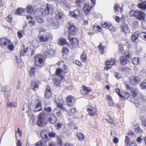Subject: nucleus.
I'll return each mask as SVG.
<instances>
[{"mask_svg": "<svg viewBox=\"0 0 146 146\" xmlns=\"http://www.w3.org/2000/svg\"><path fill=\"white\" fill-rule=\"evenodd\" d=\"M45 111L39 114L37 122V124L39 126H42L46 124L45 119L48 117L52 110L50 107L45 106L43 109Z\"/></svg>", "mask_w": 146, "mask_h": 146, "instance_id": "nucleus-1", "label": "nucleus"}, {"mask_svg": "<svg viewBox=\"0 0 146 146\" xmlns=\"http://www.w3.org/2000/svg\"><path fill=\"white\" fill-rule=\"evenodd\" d=\"M68 72V68L67 66L64 65L63 68H59L57 69L56 71V76H58V78L56 79V81L54 82V87H56L60 85V82H63L64 81L65 79L62 76L63 73H66Z\"/></svg>", "mask_w": 146, "mask_h": 146, "instance_id": "nucleus-2", "label": "nucleus"}, {"mask_svg": "<svg viewBox=\"0 0 146 146\" xmlns=\"http://www.w3.org/2000/svg\"><path fill=\"white\" fill-rule=\"evenodd\" d=\"M42 52L47 57L51 58L54 56L55 52L52 49H49L47 46H43L42 47Z\"/></svg>", "mask_w": 146, "mask_h": 146, "instance_id": "nucleus-3", "label": "nucleus"}, {"mask_svg": "<svg viewBox=\"0 0 146 146\" xmlns=\"http://www.w3.org/2000/svg\"><path fill=\"white\" fill-rule=\"evenodd\" d=\"M35 57V65L39 67L42 66L44 64L43 56L40 54H36Z\"/></svg>", "mask_w": 146, "mask_h": 146, "instance_id": "nucleus-4", "label": "nucleus"}, {"mask_svg": "<svg viewBox=\"0 0 146 146\" xmlns=\"http://www.w3.org/2000/svg\"><path fill=\"white\" fill-rule=\"evenodd\" d=\"M86 109L89 115L94 116L96 114L97 111L94 107L90 105H88L87 106Z\"/></svg>", "mask_w": 146, "mask_h": 146, "instance_id": "nucleus-5", "label": "nucleus"}, {"mask_svg": "<svg viewBox=\"0 0 146 146\" xmlns=\"http://www.w3.org/2000/svg\"><path fill=\"white\" fill-rule=\"evenodd\" d=\"M135 14V17L139 20H143L146 16L145 14L144 13L138 10H136Z\"/></svg>", "mask_w": 146, "mask_h": 146, "instance_id": "nucleus-6", "label": "nucleus"}, {"mask_svg": "<svg viewBox=\"0 0 146 146\" xmlns=\"http://www.w3.org/2000/svg\"><path fill=\"white\" fill-rule=\"evenodd\" d=\"M68 28L69 30V36L76 34L77 30L75 26L72 25H70Z\"/></svg>", "mask_w": 146, "mask_h": 146, "instance_id": "nucleus-7", "label": "nucleus"}, {"mask_svg": "<svg viewBox=\"0 0 146 146\" xmlns=\"http://www.w3.org/2000/svg\"><path fill=\"white\" fill-rule=\"evenodd\" d=\"M131 83L134 85H136L138 84L140 81V78L137 76H133L130 78Z\"/></svg>", "mask_w": 146, "mask_h": 146, "instance_id": "nucleus-8", "label": "nucleus"}, {"mask_svg": "<svg viewBox=\"0 0 146 146\" xmlns=\"http://www.w3.org/2000/svg\"><path fill=\"white\" fill-rule=\"evenodd\" d=\"M50 23L51 26L56 29L59 26L58 19L56 18H52L50 20Z\"/></svg>", "mask_w": 146, "mask_h": 146, "instance_id": "nucleus-9", "label": "nucleus"}, {"mask_svg": "<svg viewBox=\"0 0 146 146\" xmlns=\"http://www.w3.org/2000/svg\"><path fill=\"white\" fill-rule=\"evenodd\" d=\"M75 102L74 98L71 96H69L67 97V104L70 106L73 105Z\"/></svg>", "mask_w": 146, "mask_h": 146, "instance_id": "nucleus-10", "label": "nucleus"}, {"mask_svg": "<svg viewBox=\"0 0 146 146\" xmlns=\"http://www.w3.org/2000/svg\"><path fill=\"white\" fill-rule=\"evenodd\" d=\"M50 37L49 34H44L39 37V40L41 42H45L48 40Z\"/></svg>", "mask_w": 146, "mask_h": 146, "instance_id": "nucleus-11", "label": "nucleus"}, {"mask_svg": "<svg viewBox=\"0 0 146 146\" xmlns=\"http://www.w3.org/2000/svg\"><path fill=\"white\" fill-rule=\"evenodd\" d=\"M11 41L6 38H0V45L2 46H6L7 45V43L10 44Z\"/></svg>", "mask_w": 146, "mask_h": 146, "instance_id": "nucleus-12", "label": "nucleus"}, {"mask_svg": "<svg viewBox=\"0 0 146 146\" xmlns=\"http://www.w3.org/2000/svg\"><path fill=\"white\" fill-rule=\"evenodd\" d=\"M80 14V11L78 9H76L73 11H70L69 14L74 18L79 16Z\"/></svg>", "mask_w": 146, "mask_h": 146, "instance_id": "nucleus-13", "label": "nucleus"}, {"mask_svg": "<svg viewBox=\"0 0 146 146\" xmlns=\"http://www.w3.org/2000/svg\"><path fill=\"white\" fill-rule=\"evenodd\" d=\"M68 38L70 41L72 43L73 45H74L76 44L77 45H78V42L79 41V40L77 38L71 37V36H69Z\"/></svg>", "mask_w": 146, "mask_h": 146, "instance_id": "nucleus-14", "label": "nucleus"}, {"mask_svg": "<svg viewBox=\"0 0 146 146\" xmlns=\"http://www.w3.org/2000/svg\"><path fill=\"white\" fill-rule=\"evenodd\" d=\"M53 8L52 5H48L44 10L45 13L47 14H50L53 11Z\"/></svg>", "mask_w": 146, "mask_h": 146, "instance_id": "nucleus-15", "label": "nucleus"}, {"mask_svg": "<svg viewBox=\"0 0 146 146\" xmlns=\"http://www.w3.org/2000/svg\"><path fill=\"white\" fill-rule=\"evenodd\" d=\"M139 92V91L137 88L133 87L131 88V94L133 97L137 96Z\"/></svg>", "mask_w": 146, "mask_h": 146, "instance_id": "nucleus-16", "label": "nucleus"}, {"mask_svg": "<svg viewBox=\"0 0 146 146\" xmlns=\"http://www.w3.org/2000/svg\"><path fill=\"white\" fill-rule=\"evenodd\" d=\"M36 103V105L34 107L35 112L39 111L42 110V103L40 102H38Z\"/></svg>", "mask_w": 146, "mask_h": 146, "instance_id": "nucleus-17", "label": "nucleus"}, {"mask_svg": "<svg viewBox=\"0 0 146 146\" xmlns=\"http://www.w3.org/2000/svg\"><path fill=\"white\" fill-rule=\"evenodd\" d=\"M124 56L128 61H130L131 60L132 58V54L129 52H126L124 54Z\"/></svg>", "mask_w": 146, "mask_h": 146, "instance_id": "nucleus-18", "label": "nucleus"}, {"mask_svg": "<svg viewBox=\"0 0 146 146\" xmlns=\"http://www.w3.org/2000/svg\"><path fill=\"white\" fill-rule=\"evenodd\" d=\"M39 82L37 81L35 82L33 81L31 85V87L34 90H36V88L38 89L39 85Z\"/></svg>", "mask_w": 146, "mask_h": 146, "instance_id": "nucleus-19", "label": "nucleus"}, {"mask_svg": "<svg viewBox=\"0 0 146 146\" xmlns=\"http://www.w3.org/2000/svg\"><path fill=\"white\" fill-rule=\"evenodd\" d=\"M83 89L81 90V93L83 95H86L91 91V90L88 89L84 86H83Z\"/></svg>", "mask_w": 146, "mask_h": 146, "instance_id": "nucleus-20", "label": "nucleus"}, {"mask_svg": "<svg viewBox=\"0 0 146 146\" xmlns=\"http://www.w3.org/2000/svg\"><path fill=\"white\" fill-rule=\"evenodd\" d=\"M48 134V131L46 130H42L40 133V135L42 138H44L46 139H48V136L47 135Z\"/></svg>", "mask_w": 146, "mask_h": 146, "instance_id": "nucleus-21", "label": "nucleus"}, {"mask_svg": "<svg viewBox=\"0 0 146 146\" xmlns=\"http://www.w3.org/2000/svg\"><path fill=\"white\" fill-rule=\"evenodd\" d=\"M51 90L50 88L47 87L46 88V90L45 93V96L47 98H49L51 96Z\"/></svg>", "mask_w": 146, "mask_h": 146, "instance_id": "nucleus-22", "label": "nucleus"}, {"mask_svg": "<svg viewBox=\"0 0 146 146\" xmlns=\"http://www.w3.org/2000/svg\"><path fill=\"white\" fill-rule=\"evenodd\" d=\"M49 121L50 123L53 124L57 120L56 117L54 115H52L48 118Z\"/></svg>", "mask_w": 146, "mask_h": 146, "instance_id": "nucleus-23", "label": "nucleus"}, {"mask_svg": "<svg viewBox=\"0 0 146 146\" xmlns=\"http://www.w3.org/2000/svg\"><path fill=\"white\" fill-rule=\"evenodd\" d=\"M56 18L58 19H59L60 20H62L64 18L63 14L61 12H57L56 13Z\"/></svg>", "mask_w": 146, "mask_h": 146, "instance_id": "nucleus-24", "label": "nucleus"}, {"mask_svg": "<svg viewBox=\"0 0 146 146\" xmlns=\"http://www.w3.org/2000/svg\"><path fill=\"white\" fill-rule=\"evenodd\" d=\"M90 10L91 7H90L88 5L85 4L83 8L84 12L86 14H88L90 12Z\"/></svg>", "mask_w": 146, "mask_h": 146, "instance_id": "nucleus-25", "label": "nucleus"}, {"mask_svg": "<svg viewBox=\"0 0 146 146\" xmlns=\"http://www.w3.org/2000/svg\"><path fill=\"white\" fill-rule=\"evenodd\" d=\"M122 94V95H120V97L124 99H127L130 96L129 93L126 91L123 92Z\"/></svg>", "mask_w": 146, "mask_h": 146, "instance_id": "nucleus-26", "label": "nucleus"}, {"mask_svg": "<svg viewBox=\"0 0 146 146\" xmlns=\"http://www.w3.org/2000/svg\"><path fill=\"white\" fill-rule=\"evenodd\" d=\"M139 36V33L137 32H136L134 34H133L131 36V38L132 41L133 42L135 41L138 38Z\"/></svg>", "mask_w": 146, "mask_h": 146, "instance_id": "nucleus-27", "label": "nucleus"}, {"mask_svg": "<svg viewBox=\"0 0 146 146\" xmlns=\"http://www.w3.org/2000/svg\"><path fill=\"white\" fill-rule=\"evenodd\" d=\"M25 9L28 14H30L33 11V8L31 5H29L27 6Z\"/></svg>", "mask_w": 146, "mask_h": 146, "instance_id": "nucleus-28", "label": "nucleus"}, {"mask_svg": "<svg viewBox=\"0 0 146 146\" xmlns=\"http://www.w3.org/2000/svg\"><path fill=\"white\" fill-rule=\"evenodd\" d=\"M128 25L126 24H123L121 26V28L123 31L125 33H127L128 32Z\"/></svg>", "mask_w": 146, "mask_h": 146, "instance_id": "nucleus-29", "label": "nucleus"}, {"mask_svg": "<svg viewBox=\"0 0 146 146\" xmlns=\"http://www.w3.org/2000/svg\"><path fill=\"white\" fill-rule=\"evenodd\" d=\"M139 7L144 10H146V1L141 3L138 5Z\"/></svg>", "mask_w": 146, "mask_h": 146, "instance_id": "nucleus-30", "label": "nucleus"}, {"mask_svg": "<svg viewBox=\"0 0 146 146\" xmlns=\"http://www.w3.org/2000/svg\"><path fill=\"white\" fill-rule=\"evenodd\" d=\"M111 26L112 25L111 23L107 22H104L102 25V27L107 29H109Z\"/></svg>", "mask_w": 146, "mask_h": 146, "instance_id": "nucleus-31", "label": "nucleus"}, {"mask_svg": "<svg viewBox=\"0 0 146 146\" xmlns=\"http://www.w3.org/2000/svg\"><path fill=\"white\" fill-rule=\"evenodd\" d=\"M25 11V9L20 8L17 10L16 11V14L19 15H21V14L23 13Z\"/></svg>", "mask_w": 146, "mask_h": 146, "instance_id": "nucleus-32", "label": "nucleus"}, {"mask_svg": "<svg viewBox=\"0 0 146 146\" xmlns=\"http://www.w3.org/2000/svg\"><path fill=\"white\" fill-rule=\"evenodd\" d=\"M58 43L60 45H62L66 44V41L65 39L60 38L58 40Z\"/></svg>", "mask_w": 146, "mask_h": 146, "instance_id": "nucleus-33", "label": "nucleus"}, {"mask_svg": "<svg viewBox=\"0 0 146 146\" xmlns=\"http://www.w3.org/2000/svg\"><path fill=\"white\" fill-rule=\"evenodd\" d=\"M120 60L121 64L123 65L126 64L127 60V59L123 56H121V57Z\"/></svg>", "mask_w": 146, "mask_h": 146, "instance_id": "nucleus-34", "label": "nucleus"}, {"mask_svg": "<svg viewBox=\"0 0 146 146\" xmlns=\"http://www.w3.org/2000/svg\"><path fill=\"white\" fill-rule=\"evenodd\" d=\"M139 58H138L135 57L133 59L132 62L135 65H137L139 64Z\"/></svg>", "mask_w": 146, "mask_h": 146, "instance_id": "nucleus-35", "label": "nucleus"}, {"mask_svg": "<svg viewBox=\"0 0 146 146\" xmlns=\"http://www.w3.org/2000/svg\"><path fill=\"white\" fill-rule=\"evenodd\" d=\"M115 63V59L107 60L106 61V64L107 65H113Z\"/></svg>", "mask_w": 146, "mask_h": 146, "instance_id": "nucleus-36", "label": "nucleus"}, {"mask_svg": "<svg viewBox=\"0 0 146 146\" xmlns=\"http://www.w3.org/2000/svg\"><path fill=\"white\" fill-rule=\"evenodd\" d=\"M29 109V104L27 103L25 104L23 106V110H26L27 113H28L29 111L28 110Z\"/></svg>", "mask_w": 146, "mask_h": 146, "instance_id": "nucleus-37", "label": "nucleus"}, {"mask_svg": "<svg viewBox=\"0 0 146 146\" xmlns=\"http://www.w3.org/2000/svg\"><path fill=\"white\" fill-rule=\"evenodd\" d=\"M77 136L79 139L80 141L83 140L84 138V135L82 133H78Z\"/></svg>", "mask_w": 146, "mask_h": 146, "instance_id": "nucleus-38", "label": "nucleus"}, {"mask_svg": "<svg viewBox=\"0 0 146 146\" xmlns=\"http://www.w3.org/2000/svg\"><path fill=\"white\" fill-rule=\"evenodd\" d=\"M7 104L8 106L10 108L15 107L16 106L17 104L13 102H11L10 103H7Z\"/></svg>", "mask_w": 146, "mask_h": 146, "instance_id": "nucleus-39", "label": "nucleus"}, {"mask_svg": "<svg viewBox=\"0 0 146 146\" xmlns=\"http://www.w3.org/2000/svg\"><path fill=\"white\" fill-rule=\"evenodd\" d=\"M35 73V68L31 67L30 70L29 74L30 76H33Z\"/></svg>", "mask_w": 146, "mask_h": 146, "instance_id": "nucleus-40", "label": "nucleus"}, {"mask_svg": "<svg viewBox=\"0 0 146 146\" xmlns=\"http://www.w3.org/2000/svg\"><path fill=\"white\" fill-rule=\"evenodd\" d=\"M86 54L83 53L81 55V58L82 59V60L83 62H85L86 60Z\"/></svg>", "mask_w": 146, "mask_h": 146, "instance_id": "nucleus-41", "label": "nucleus"}, {"mask_svg": "<svg viewBox=\"0 0 146 146\" xmlns=\"http://www.w3.org/2000/svg\"><path fill=\"white\" fill-rule=\"evenodd\" d=\"M140 84L142 89H146V82H142L140 83Z\"/></svg>", "mask_w": 146, "mask_h": 146, "instance_id": "nucleus-42", "label": "nucleus"}, {"mask_svg": "<svg viewBox=\"0 0 146 146\" xmlns=\"http://www.w3.org/2000/svg\"><path fill=\"white\" fill-rule=\"evenodd\" d=\"M130 141V138L127 136H126V139L125 141V145H126V146H127L129 145Z\"/></svg>", "mask_w": 146, "mask_h": 146, "instance_id": "nucleus-43", "label": "nucleus"}, {"mask_svg": "<svg viewBox=\"0 0 146 146\" xmlns=\"http://www.w3.org/2000/svg\"><path fill=\"white\" fill-rule=\"evenodd\" d=\"M98 48L99 49L100 53L102 54H103V51L104 48L103 46H102L101 44H100L98 46Z\"/></svg>", "mask_w": 146, "mask_h": 146, "instance_id": "nucleus-44", "label": "nucleus"}, {"mask_svg": "<svg viewBox=\"0 0 146 146\" xmlns=\"http://www.w3.org/2000/svg\"><path fill=\"white\" fill-rule=\"evenodd\" d=\"M48 135L49 137L52 138L54 137L56 135V134L54 132H52L49 133Z\"/></svg>", "mask_w": 146, "mask_h": 146, "instance_id": "nucleus-45", "label": "nucleus"}, {"mask_svg": "<svg viewBox=\"0 0 146 146\" xmlns=\"http://www.w3.org/2000/svg\"><path fill=\"white\" fill-rule=\"evenodd\" d=\"M93 29L95 31L98 30L99 31H100L102 29V28L99 26H94L93 27Z\"/></svg>", "mask_w": 146, "mask_h": 146, "instance_id": "nucleus-46", "label": "nucleus"}, {"mask_svg": "<svg viewBox=\"0 0 146 146\" xmlns=\"http://www.w3.org/2000/svg\"><path fill=\"white\" fill-rule=\"evenodd\" d=\"M1 91L3 93L9 92L6 86H4L3 87L1 88Z\"/></svg>", "mask_w": 146, "mask_h": 146, "instance_id": "nucleus-47", "label": "nucleus"}, {"mask_svg": "<svg viewBox=\"0 0 146 146\" xmlns=\"http://www.w3.org/2000/svg\"><path fill=\"white\" fill-rule=\"evenodd\" d=\"M82 3V0H76V5L78 7L81 6V4Z\"/></svg>", "mask_w": 146, "mask_h": 146, "instance_id": "nucleus-48", "label": "nucleus"}, {"mask_svg": "<svg viewBox=\"0 0 146 146\" xmlns=\"http://www.w3.org/2000/svg\"><path fill=\"white\" fill-rule=\"evenodd\" d=\"M11 43L12 42H10V44H9L8 43H7V44L9 45L8 46V48L10 50H13L14 48L13 44H12Z\"/></svg>", "mask_w": 146, "mask_h": 146, "instance_id": "nucleus-49", "label": "nucleus"}, {"mask_svg": "<svg viewBox=\"0 0 146 146\" xmlns=\"http://www.w3.org/2000/svg\"><path fill=\"white\" fill-rule=\"evenodd\" d=\"M135 13L136 10L135 11L134 10H132L129 12V13L131 16L132 17L134 16V17H135V16L136 15Z\"/></svg>", "mask_w": 146, "mask_h": 146, "instance_id": "nucleus-50", "label": "nucleus"}, {"mask_svg": "<svg viewBox=\"0 0 146 146\" xmlns=\"http://www.w3.org/2000/svg\"><path fill=\"white\" fill-rule=\"evenodd\" d=\"M124 50L123 48L122 45H119V49L118 50V52L119 53H121Z\"/></svg>", "mask_w": 146, "mask_h": 146, "instance_id": "nucleus-51", "label": "nucleus"}, {"mask_svg": "<svg viewBox=\"0 0 146 146\" xmlns=\"http://www.w3.org/2000/svg\"><path fill=\"white\" fill-rule=\"evenodd\" d=\"M76 111V109L75 108H72L70 110V115H72L74 114Z\"/></svg>", "mask_w": 146, "mask_h": 146, "instance_id": "nucleus-52", "label": "nucleus"}, {"mask_svg": "<svg viewBox=\"0 0 146 146\" xmlns=\"http://www.w3.org/2000/svg\"><path fill=\"white\" fill-rule=\"evenodd\" d=\"M114 75L115 78L118 79L120 78L121 76V74L119 72L115 73Z\"/></svg>", "mask_w": 146, "mask_h": 146, "instance_id": "nucleus-53", "label": "nucleus"}, {"mask_svg": "<svg viewBox=\"0 0 146 146\" xmlns=\"http://www.w3.org/2000/svg\"><path fill=\"white\" fill-rule=\"evenodd\" d=\"M62 125V124L60 123H58L56 125V129L57 130H59L61 128Z\"/></svg>", "mask_w": 146, "mask_h": 146, "instance_id": "nucleus-54", "label": "nucleus"}, {"mask_svg": "<svg viewBox=\"0 0 146 146\" xmlns=\"http://www.w3.org/2000/svg\"><path fill=\"white\" fill-rule=\"evenodd\" d=\"M135 131L137 133H141L142 132V130L139 127H137L135 128Z\"/></svg>", "mask_w": 146, "mask_h": 146, "instance_id": "nucleus-55", "label": "nucleus"}, {"mask_svg": "<svg viewBox=\"0 0 146 146\" xmlns=\"http://www.w3.org/2000/svg\"><path fill=\"white\" fill-rule=\"evenodd\" d=\"M57 105L58 107L59 108H61L63 110H65V108L63 107L62 106V104L61 103H57Z\"/></svg>", "mask_w": 146, "mask_h": 146, "instance_id": "nucleus-56", "label": "nucleus"}, {"mask_svg": "<svg viewBox=\"0 0 146 146\" xmlns=\"http://www.w3.org/2000/svg\"><path fill=\"white\" fill-rule=\"evenodd\" d=\"M7 21L11 22L12 21V17L11 15H9L8 17L6 18Z\"/></svg>", "mask_w": 146, "mask_h": 146, "instance_id": "nucleus-57", "label": "nucleus"}, {"mask_svg": "<svg viewBox=\"0 0 146 146\" xmlns=\"http://www.w3.org/2000/svg\"><path fill=\"white\" fill-rule=\"evenodd\" d=\"M139 36L142 38H145V37L146 35V33L144 32H141L139 34Z\"/></svg>", "mask_w": 146, "mask_h": 146, "instance_id": "nucleus-58", "label": "nucleus"}, {"mask_svg": "<svg viewBox=\"0 0 146 146\" xmlns=\"http://www.w3.org/2000/svg\"><path fill=\"white\" fill-rule=\"evenodd\" d=\"M57 143L59 145H61L62 144L61 139L59 137H57Z\"/></svg>", "mask_w": 146, "mask_h": 146, "instance_id": "nucleus-59", "label": "nucleus"}, {"mask_svg": "<svg viewBox=\"0 0 146 146\" xmlns=\"http://www.w3.org/2000/svg\"><path fill=\"white\" fill-rule=\"evenodd\" d=\"M36 20L37 22L40 23L44 21V20L43 19L41 18L37 17L36 19Z\"/></svg>", "mask_w": 146, "mask_h": 146, "instance_id": "nucleus-60", "label": "nucleus"}, {"mask_svg": "<svg viewBox=\"0 0 146 146\" xmlns=\"http://www.w3.org/2000/svg\"><path fill=\"white\" fill-rule=\"evenodd\" d=\"M3 94L5 98H7L10 95L9 92H7Z\"/></svg>", "mask_w": 146, "mask_h": 146, "instance_id": "nucleus-61", "label": "nucleus"}, {"mask_svg": "<svg viewBox=\"0 0 146 146\" xmlns=\"http://www.w3.org/2000/svg\"><path fill=\"white\" fill-rule=\"evenodd\" d=\"M68 52V50L66 48H64L62 50V52L63 53L66 54Z\"/></svg>", "mask_w": 146, "mask_h": 146, "instance_id": "nucleus-62", "label": "nucleus"}, {"mask_svg": "<svg viewBox=\"0 0 146 146\" xmlns=\"http://www.w3.org/2000/svg\"><path fill=\"white\" fill-rule=\"evenodd\" d=\"M119 6L116 4L115 5L114 7V8L116 11H118L119 10Z\"/></svg>", "mask_w": 146, "mask_h": 146, "instance_id": "nucleus-63", "label": "nucleus"}, {"mask_svg": "<svg viewBox=\"0 0 146 146\" xmlns=\"http://www.w3.org/2000/svg\"><path fill=\"white\" fill-rule=\"evenodd\" d=\"M47 146H56V145L53 143H52L48 141Z\"/></svg>", "mask_w": 146, "mask_h": 146, "instance_id": "nucleus-64", "label": "nucleus"}]
</instances>
